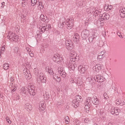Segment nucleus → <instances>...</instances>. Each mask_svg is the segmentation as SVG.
Wrapping results in <instances>:
<instances>
[{
	"instance_id": "obj_1",
	"label": "nucleus",
	"mask_w": 125,
	"mask_h": 125,
	"mask_svg": "<svg viewBox=\"0 0 125 125\" xmlns=\"http://www.w3.org/2000/svg\"><path fill=\"white\" fill-rule=\"evenodd\" d=\"M64 18H62L59 20L58 23V26L59 28H62L64 26L67 25V27L68 29H70L72 28L74 24V19L73 18L67 19L66 20V22L65 23Z\"/></svg>"
},
{
	"instance_id": "obj_2",
	"label": "nucleus",
	"mask_w": 125,
	"mask_h": 125,
	"mask_svg": "<svg viewBox=\"0 0 125 125\" xmlns=\"http://www.w3.org/2000/svg\"><path fill=\"white\" fill-rule=\"evenodd\" d=\"M40 29L41 30L40 32V31H37L36 32L37 35L39 36V38L41 37L42 33L44 32L45 31H48L49 29H51V25L48 23H47L45 25H44V26L42 25L41 27H40Z\"/></svg>"
},
{
	"instance_id": "obj_3",
	"label": "nucleus",
	"mask_w": 125,
	"mask_h": 125,
	"mask_svg": "<svg viewBox=\"0 0 125 125\" xmlns=\"http://www.w3.org/2000/svg\"><path fill=\"white\" fill-rule=\"evenodd\" d=\"M70 61H77L79 60V57L78 55H77L74 51H72L71 52L70 55Z\"/></svg>"
},
{
	"instance_id": "obj_4",
	"label": "nucleus",
	"mask_w": 125,
	"mask_h": 125,
	"mask_svg": "<svg viewBox=\"0 0 125 125\" xmlns=\"http://www.w3.org/2000/svg\"><path fill=\"white\" fill-rule=\"evenodd\" d=\"M37 79L38 82V81H40L43 83H45L46 82V78L45 77V75L42 73H40L39 76L37 78Z\"/></svg>"
},
{
	"instance_id": "obj_5",
	"label": "nucleus",
	"mask_w": 125,
	"mask_h": 125,
	"mask_svg": "<svg viewBox=\"0 0 125 125\" xmlns=\"http://www.w3.org/2000/svg\"><path fill=\"white\" fill-rule=\"evenodd\" d=\"M94 79L95 81L99 82H102L105 80V78L102 76L101 75L98 74L95 76L94 78Z\"/></svg>"
},
{
	"instance_id": "obj_6",
	"label": "nucleus",
	"mask_w": 125,
	"mask_h": 125,
	"mask_svg": "<svg viewBox=\"0 0 125 125\" xmlns=\"http://www.w3.org/2000/svg\"><path fill=\"white\" fill-rule=\"evenodd\" d=\"M58 69V72L60 75L63 78H64L66 76V73L63 70V68H62V65L59 64Z\"/></svg>"
},
{
	"instance_id": "obj_7",
	"label": "nucleus",
	"mask_w": 125,
	"mask_h": 125,
	"mask_svg": "<svg viewBox=\"0 0 125 125\" xmlns=\"http://www.w3.org/2000/svg\"><path fill=\"white\" fill-rule=\"evenodd\" d=\"M89 35V31L86 29L84 30L81 33V36L83 39H85Z\"/></svg>"
},
{
	"instance_id": "obj_8",
	"label": "nucleus",
	"mask_w": 125,
	"mask_h": 125,
	"mask_svg": "<svg viewBox=\"0 0 125 125\" xmlns=\"http://www.w3.org/2000/svg\"><path fill=\"white\" fill-rule=\"evenodd\" d=\"M92 102L93 104L96 105V107H97V105H99L100 103V100L96 96H94L92 98Z\"/></svg>"
},
{
	"instance_id": "obj_9",
	"label": "nucleus",
	"mask_w": 125,
	"mask_h": 125,
	"mask_svg": "<svg viewBox=\"0 0 125 125\" xmlns=\"http://www.w3.org/2000/svg\"><path fill=\"white\" fill-rule=\"evenodd\" d=\"M34 87L33 85H29L28 86V91L31 95H34L35 94V93L34 91Z\"/></svg>"
},
{
	"instance_id": "obj_10",
	"label": "nucleus",
	"mask_w": 125,
	"mask_h": 125,
	"mask_svg": "<svg viewBox=\"0 0 125 125\" xmlns=\"http://www.w3.org/2000/svg\"><path fill=\"white\" fill-rule=\"evenodd\" d=\"M46 104L45 101H41L39 104V109L41 111L44 110L46 107Z\"/></svg>"
},
{
	"instance_id": "obj_11",
	"label": "nucleus",
	"mask_w": 125,
	"mask_h": 125,
	"mask_svg": "<svg viewBox=\"0 0 125 125\" xmlns=\"http://www.w3.org/2000/svg\"><path fill=\"white\" fill-rule=\"evenodd\" d=\"M52 59L53 61L57 63H59L60 62V58L56 54H54L52 57Z\"/></svg>"
},
{
	"instance_id": "obj_12",
	"label": "nucleus",
	"mask_w": 125,
	"mask_h": 125,
	"mask_svg": "<svg viewBox=\"0 0 125 125\" xmlns=\"http://www.w3.org/2000/svg\"><path fill=\"white\" fill-rule=\"evenodd\" d=\"M102 68V66L100 64H97L94 66L93 68V70L96 72H98Z\"/></svg>"
},
{
	"instance_id": "obj_13",
	"label": "nucleus",
	"mask_w": 125,
	"mask_h": 125,
	"mask_svg": "<svg viewBox=\"0 0 125 125\" xmlns=\"http://www.w3.org/2000/svg\"><path fill=\"white\" fill-rule=\"evenodd\" d=\"M15 35V34L14 33L10 31L8 35L7 36L8 38L10 41H13V39Z\"/></svg>"
},
{
	"instance_id": "obj_14",
	"label": "nucleus",
	"mask_w": 125,
	"mask_h": 125,
	"mask_svg": "<svg viewBox=\"0 0 125 125\" xmlns=\"http://www.w3.org/2000/svg\"><path fill=\"white\" fill-rule=\"evenodd\" d=\"M105 53V51H102L100 53H99L97 57V59L100 60H101L104 57L105 55L104 54Z\"/></svg>"
},
{
	"instance_id": "obj_15",
	"label": "nucleus",
	"mask_w": 125,
	"mask_h": 125,
	"mask_svg": "<svg viewBox=\"0 0 125 125\" xmlns=\"http://www.w3.org/2000/svg\"><path fill=\"white\" fill-rule=\"evenodd\" d=\"M24 75L25 78L29 80L31 77V75L29 70H27V72L25 73Z\"/></svg>"
},
{
	"instance_id": "obj_16",
	"label": "nucleus",
	"mask_w": 125,
	"mask_h": 125,
	"mask_svg": "<svg viewBox=\"0 0 125 125\" xmlns=\"http://www.w3.org/2000/svg\"><path fill=\"white\" fill-rule=\"evenodd\" d=\"M80 39V36L77 33H74L73 37V41L76 42H78Z\"/></svg>"
},
{
	"instance_id": "obj_17",
	"label": "nucleus",
	"mask_w": 125,
	"mask_h": 125,
	"mask_svg": "<svg viewBox=\"0 0 125 125\" xmlns=\"http://www.w3.org/2000/svg\"><path fill=\"white\" fill-rule=\"evenodd\" d=\"M101 16V15H100V17H101V19H103L102 20V21L108 19L109 18L108 14L105 13H103Z\"/></svg>"
},
{
	"instance_id": "obj_18",
	"label": "nucleus",
	"mask_w": 125,
	"mask_h": 125,
	"mask_svg": "<svg viewBox=\"0 0 125 125\" xmlns=\"http://www.w3.org/2000/svg\"><path fill=\"white\" fill-rule=\"evenodd\" d=\"M26 90L27 89L25 88V87H23L21 89V92H20L21 94L22 95L25 96L26 95Z\"/></svg>"
},
{
	"instance_id": "obj_19",
	"label": "nucleus",
	"mask_w": 125,
	"mask_h": 125,
	"mask_svg": "<svg viewBox=\"0 0 125 125\" xmlns=\"http://www.w3.org/2000/svg\"><path fill=\"white\" fill-rule=\"evenodd\" d=\"M53 78L56 80L57 82H59L61 80V79L58 75L54 73L52 74Z\"/></svg>"
},
{
	"instance_id": "obj_20",
	"label": "nucleus",
	"mask_w": 125,
	"mask_h": 125,
	"mask_svg": "<svg viewBox=\"0 0 125 125\" xmlns=\"http://www.w3.org/2000/svg\"><path fill=\"white\" fill-rule=\"evenodd\" d=\"M119 12L120 13V15L121 17L124 18L125 17V8H123L122 9L119 10Z\"/></svg>"
},
{
	"instance_id": "obj_21",
	"label": "nucleus",
	"mask_w": 125,
	"mask_h": 125,
	"mask_svg": "<svg viewBox=\"0 0 125 125\" xmlns=\"http://www.w3.org/2000/svg\"><path fill=\"white\" fill-rule=\"evenodd\" d=\"M72 104L75 108H77L79 105L78 102L75 99L73 100L72 102Z\"/></svg>"
},
{
	"instance_id": "obj_22",
	"label": "nucleus",
	"mask_w": 125,
	"mask_h": 125,
	"mask_svg": "<svg viewBox=\"0 0 125 125\" xmlns=\"http://www.w3.org/2000/svg\"><path fill=\"white\" fill-rule=\"evenodd\" d=\"M25 108L28 111H31L32 108L31 105L29 103H27L26 104L25 106Z\"/></svg>"
},
{
	"instance_id": "obj_23",
	"label": "nucleus",
	"mask_w": 125,
	"mask_h": 125,
	"mask_svg": "<svg viewBox=\"0 0 125 125\" xmlns=\"http://www.w3.org/2000/svg\"><path fill=\"white\" fill-rule=\"evenodd\" d=\"M75 80V83L79 86L83 84V82L80 78H76Z\"/></svg>"
},
{
	"instance_id": "obj_24",
	"label": "nucleus",
	"mask_w": 125,
	"mask_h": 125,
	"mask_svg": "<svg viewBox=\"0 0 125 125\" xmlns=\"http://www.w3.org/2000/svg\"><path fill=\"white\" fill-rule=\"evenodd\" d=\"M36 4L38 5V6L41 9H43L44 8V5L42 0H38Z\"/></svg>"
},
{
	"instance_id": "obj_25",
	"label": "nucleus",
	"mask_w": 125,
	"mask_h": 125,
	"mask_svg": "<svg viewBox=\"0 0 125 125\" xmlns=\"http://www.w3.org/2000/svg\"><path fill=\"white\" fill-rule=\"evenodd\" d=\"M92 98L91 97H89L87 98L86 99L85 102L84 103V104H88L89 105H91L92 104Z\"/></svg>"
},
{
	"instance_id": "obj_26",
	"label": "nucleus",
	"mask_w": 125,
	"mask_h": 125,
	"mask_svg": "<svg viewBox=\"0 0 125 125\" xmlns=\"http://www.w3.org/2000/svg\"><path fill=\"white\" fill-rule=\"evenodd\" d=\"M75 99L78 102V103L79 102H81L83 101V99L81 96H80L79 95H76L75 96Z\"/></svg>"
},
{
	"instance_id": "obj_27",
	"label": "nucleus",
	"mask_w": 125,
	"mask_h": 125,
	"mask_svg": "<svg viewBox=\"0 0 125 125\" xmlns=\"http://www.w3.org/2000/svg\"><path fill=\"white\" fill-rule=\"evenodd\" d=\"M70 61L69 62H67V65L68 66L69 69L70 70V69L72 70H73L75 69V67H74V66L73 64H70Z\"/></svg>"
},
{
	"instance_id": "obj_28",
	"label": "nucleus",
	"mask_w": 125,
	"mask_h": 125,
	"mask_svg": "<svg viewBox=\"0 0 125 125\" xmlns=\"http://www.w3.org/2000/svg\"><path fill=\"white\" fill-rule=\"evenodd\" d=\"M66 45L67 46L71 47L72 46V44L71 43V41L67 40L65 42Z\"/></svg>"
},
{
	"instance_id": "obj_29",
	"label": "nucleus",
	"mask_w": 125,
	"mask_h": 125,
	"mask_svg": "<svg viewBox=\"0 0 125 125\" xmlns=\"http://www.w3.org/2000/svg\"><path fill=\"white\" fill-rule=\"evenodd\" d=\"M28 0H22V3L21 5L22 6L25 7L27 4Z\"/></svg>"
},
{
	"instance_id": "obj_30",
	"label": "nucleus",
	"mask_w": 125,
	"mask_h": 125,
	"mask_svg": "<svg viewBox=\"0 0 125 125\" xmlns=\"http://www.w3.org/2000/svg\"><path fill=\"white\" fill-rule=\"evenodd\" d=\"M46 70L47 72H48L50 75H52L54 73L52 69H50L48 68H46Z\"/></svg>"
},
{
	"instance_id": "obj_31",
	"label": "nucleus",
	"mask_w": 125,
	"mask_h": 125,
	"mask_svg": "<svg viewBox=\"0 0 125 125\" xmlns=\"http://www.w3.org/2000/svg\"><path fill=\"white\" fill-rule=\"evenodd\" d=\"M77 63H78V62H75V60L73 61H70V64H73L74 67L75 68L77 66V65L78 64H77Z\"/></svg>"
},
{
	"instance_id": "obj_32",
	"label": "nucleus",
	"mask_w": 125,
	"mask_h": 125,
	"mask_svg": "<svg viewBox=\"0 0 125 125\" xmlns=\"http://www.w3.org/2000/svg\"><path fill=\"white\" fill-rule=\"evenodd\" d=\"M93 77L92 76H90L88 77L86 79L87 81H88L90 84H92L93 83Z\"/></svg>"
},
{
	"instance_id": "obj_33",
	"label": "nucleus",
	"mask_w": 125,
	"mask_h": 125,
	"mask_svg": "<svg viewBox=\"0 0 125 125\" xmlns=\"http://www.w3.org/2000/svg\"><path fill=\"white\" fill-rule=\"evenodd\" d=\"M116 104H120L121 105H124L125 104V101H121L119 100L116 102Z\"/></svg>"
},
{
	"instance_id": "obj_34",
	"label": "nucleus",
	"mask_w": 125,
	"mask_h": 125,
	"mask_svg": "<svg viewBox=\"0 0 125 125\" xmlns=\"http://www.w3.org/2000/svg\"><path fill=\"white\" fill-rule=\"evenodd\" d=\"M44 99L47 100H48L49 98V95L48 93L46 92L45 94L43 95Z\"/></svg>"
},
{
	"instance_id": "obj_35",
	"label": "nucleus",
	"mask_w": 125,
	"mask_h": 125,
	"mask_svg": "<svg viewBox=\"0 0 125 125\" xmlns=\"http://www.w3.org/2000/svg\"><path fill=\"white\" fill-rule=\"evenodd\" d=\"M106 8V10H111L112 8V6L111 5H108L107 6L105 4L104 7V8L105 9Z\"/></svg>"
},
{
	"instance_id": "obj_36",
	"label": "nucleus",
	"mask_w": 125,
	"mask_h": 125,
	"mask_svg": "<svg viewBox=\"0 0 125 125\" xmlns=\"http://www.w3.org/2000/svg\"><path fill=\"white\" fill-rule=\"evenodd\" d=\"M3 67L5 70L8 69L9 67V64L8 63L4 64L3 65Z\"/></svg>"
},
{
	"instance_id": "obj_37",
	"label": "nucleus",
	"mask_w": 125,
	"mask_h": 125,
	"mask_svg": "<svg viewBox=\"0 0 125 125\" xmlns=\"http://www.w3.org/2000/svg\"><path fill=\"white\" fill-rule=\"evenodd\" d=\"M92 13H94V15L96 16H97L98 14L100 13V12L98 11V10H95V11H93Z\"/></svg>"
},
{
	"instance_id": "obj_38",
	"label": "nucleus",
	"mask_w": 125,
	"mask_h": 125,
	"mask_svg": "<svg viewBox=\"0 0 125 125\" xmlns=\"http://www.w3.org/2000/svg\"><path fill=\"white\" fill-rule=\"evenodd\" d=\"M40 18L41 20L43 21H45V19L47 18L46 16H44V15L43 14H41L40 16Z\"/></svg>"
},
{
	"instance_id": "obj_39",
	"label": "nucleus",
	"mask_w": 125,
	"mask_h": 125,
	"mask_svg": "<svg viewBox=\"0 0 125 125\" xmlns=\"http://www.w3.org/2000/svg\"><path fill=\"white\" fill-rule=\"evenodd\" d=\"M65 122L66 124H68L69 123V117L67 116H66L65 117Z\"/></svg>"
},
{
	"instance_id": "obj_40",
	"label": "nucleus",
	"mask_w": 125,
	"mask_h": 125,
	"mask_svg": "<svg viewBox=\"0 0 125 125\" xmlns=\"http://www.w3.org/2000/svg\"><path fill=\"white\" fill-rule=\"evenodd\" d=\"M73 122L76 125H79L80 123V121L77 119H75Z\"/></svg>"
},
{
	"instance_id": "obj_41",
	"label": "nucleus",
	"mask_w": 125,
	"mask_h": 125,
	"mask_svg": "<svg viewBox=\"0 0 125 125\" xmlns=\"http://www.w3.org/2000/svg\"><path fill=\"white\" fill-rule=\"evenodd\" d=\"M115 114L116 115H118L119 113V112L120 111V109H118L116 108H115Z\"/></svg>"
},
{
	"instance_id": "obj_42",
	"label": "nucleus",
	"mask_w": 125,
	"mask_h": 125,
	"mask_svg": "<svg viewBox=\"0 0 125 125\" xmlns=\"http://www.w3.org/2000/svg\"><path fill=\"white\" fill-rule=\"evenodd\" d=\"M94 37L93 36H90L88 38L89 41L90 42H93L94 39Z\"/></svg>"
},
{
	"instance_id": "obj_43",
	"label": "nucleus",
	"mask_w": 125,
	"mask_h": 125,
	"mask_svg": "<svg viewBox=\"0 0 125 125\" xmlns=\"http://www.w3.org/2000/svg\"><path fill=\"white\" fill-rule=\"evenodd\" d=\"M31 2L32 3L31 5L32 6H34L35 4H37V0H31Z\"/></svg>"
},
{
	"instance_id": "obj_44",
	"label": "nucleus",
	"mask_w": 125,
	"mask_h": 125,
	"mask_svg": "<svg viewBox=\"0 0 125 125\" xmlns=\"http://www.w3.org/2000/svg\"><path fill=\"white\" fill-rule=\"evenodd\" d=\"M76 79L75 78H72L70 79V82L71 83H75V79Z\"/></svg>"
},
{
	"instance_id": "obj_45",
	"label": "nucleus",
	"mask_w": 125,
	"mask_h": 125,
	"mask_svg": "<svg viewBox=\"0 0 125 125\" xmlns=\"http://www.w3.org/2000/svg\"><path fill=\"white\" fill-rule=\"evenodd\" d=\"M18 36H15L13 39V41H14L15 42H17L18 39Z\"/></svg>"
},
{
	"instance_id": "obj_46",
	"label": "nucleus",
	"mask_w": 125,
	"mask_h": 125,
	"mask_svg": "<svg viewBox=\"0 0 125 125\" xmlns=\"http://www.w3.org/2000/svg\"><path fill=\"white\" fill-rule=\"evenodd\" d=\"M84 121L85 123H87L90 122L91 120L88 118H86L84 119Z\"/></svg>"
},
{
	"instance_id": "obj_47",
	"label": "nucleus",
	"mask_w": 125,
	"mask_h": 125,
	"mask_svg": "<svg viewBox=\"0 0 125 125\" xmlns=\"http://www.w3.org/2000/svg\"><path fill=\"white\" fill-rule=\"evenodd\" d=\"M115 108L114 107H112V109L111 110L110 112L112 114H115Z\"/></svg>"
},
{
	"instance_id": "obj_48",
	"label": "nucleus",
	"mask_w": 125,
	"mask_h": 125,
	"mask_svg": "<svg viewBox=\"0 0 125 125\" xmlns=\"http://www.w3.org/2000/svg\"><path fill=\"white\" fill-rule=\"evenodd\" d=\"M36 68H34V72L35 73V74L37 76H38V75L39 74V72H38L39 71L38 70H36Z\"/></svg>"
},
{
	"instance_id": "obj_49",
	"label": "nucleus",
	"mask_w": 125,
	"mask_h": 125,
	"mask_svg": "<svg viewBox=\"0 0 125 125\" xmlns=\"http://www.w3.org/2000/svg\"><path fill=\"white\" fill-rule=\"evenodd\" d=\"M85 105L84 107L85 110H86V109H89L90 107V105H89L88 104H85Z\"/></svg>"
},
{
	"instance_id": "obj_50",
	"label": "nucleus",
	"mask_w": 125,
	"mask_h": 125,
	"mask_svg": "<svg viewBox=\"0 0 125 125\" xmlns=\"http://www.w3.org/2000/svg\"><path fill=\"white\" fill-rule=\"evenodd\" d=\"M19 47H14V50L15 52H17L18 51Z\"/></svg>"
},
{
	"instance_id": "obj_51",
	"label": "nucleus",
	"mask_w": 125,
	"mask_h": 125,
	"mask_svg": "<svg viewBox=\"0 0 125 125\" xmlns=\"http://www.w3.org/2000/svg\"><path fill=\"white\" fill-rule=\"evenodd\" d=\"M104 98L105 99H107L108 98V97L107 95L105 93L104 94Z\"/></svg>"
},
{
	"instance_id": "obj_52",
	"label": "nucleus",
	"mask_w": 125,
	"mask_h": 125,
	"mask_svg": "<svg viewBox=\"0 0 125 125\" xmlns=\"http://www.w3.org/2000/svg\"><path fill=\"white\" fill-rule=\"evenodd\" d=\"M1 50H0V53H2L3 52V51L5 49V47H1Z\"/></svg>"
},
{
	"instance_id": "obj_53",
	"label": "nucleus",
	"mask_w": 125,
	"mask_h": 125,
	"mask_svg": "<svg viewBox=\"0 0 125 125\" xmlns=\"http://www.w3.org/2000/svg\"><path fill=\"white\" fill-rule=\"evenodd\" d=\"M20 96L19 95H18L15 97V99H14V100H18L20 99Z\"/></svg>"
},
{
	"instance_id": "obj_54",
	"label": "nucleus",
	"mask_w": 125,
	"mask_h": 125,
	"mask_svg": "<svg viewBox=\"0 0 125 125\" xmlns=\"http://www.w3.org/2000/svg\"><path fill=\"white\" fill-rule=\"evenodd\" d=\"M29 70L28 69H27V68H24L23 71V74H24L26 72H27V70Z\"/></svg>"
},
{
	"instance_id": "obj_55",
	"label": "nucleus",
	"mask_w": 125,
	"mask_h": 125,
	"mask_svg": "<svg viewBox=\"0 0 125 125\" xmlns=\"http://www.w3.org/2000/svg\"><path fill=\"white\" fill-rule=\"evenodd\" d=\"M26 49L28 52H31V50L29 47H26Z\"/></svg>"
},
{
	"instance_id": "obj_56",
	"label": "nucleus",
	"mask_w": 125,
	"mask_h": 125,
	"mask_svg": "<svg viewBox=\"0 0 125 125\" xmlns=\"http://www.w3.org/2000/svg\"><path fill=\"white\" fill-rule=\"evenodd\" d=\"M12 88H13V90H14V91H15L16 90L17 88L16 86H14V87H12Z\"/></svg>"
},
{
	"instance_id": "obj_57",
	"label": "nucleus",
	"mask_w": 125,
	"mask_h": 125,
	"mask_svg": "<svg viewBox=\"0 0 125 125\" xmlns=\"http://www.w3.org/2000/svg\"><path fill=\"white\" fill-rule=\"evenodd\" d=\"M81 71L83 72V73L85 71V68H82L81 69Z\"/></svg>"
},
{
	"instance_id": "obj_58",
	"label": "nucleus",
	"mask_w": 125,
	"mask_h": 125,
	"mask_svg": "<svg viewBox=\"0 0 125 125\" xmlns=\"http://www.w3.org/2000/svg\"><path fill=\"white\" fill-rule=\"evenodd\" d=\"M67 49L68 51H70L72 50V47H67Z\"/></svg>"
},
{
	"instance_id": "obj_59",
	"label": "nucleus",
	"mask_w": 125,
	"mask_h": 125,
	"mask_svg": "<svg viewBox=\"0 0 125 125\" xmlns=\"http://www.w3.org/2000/svg\"><path fill=\"white\" fill-rule=\"evenodd\" d=\"M29 54H30V56L31 57H34V54L33 53H32L31 52Z\"/></svg>"
},
{
	"instance_id": "obj_60",
	"label": "nucleus",
	"mask_w": 125,
	"mask_h": 125,
	"mask_svg": "<svg viewBox=\"0 0 125 125\" xmlns=\"http://www.w3.org/2000/svg\"><path fill=\"white\" fill-rule=\"evenodd\" d=\"M35 37L37 40H38L39 39V36H38V35H36Z\"/></svg>"
},
{
	"instance_id": "obj_61",
	"label": "nucleus",
	"mask_w": 125,
	"mask_h": 125,
	"mask_svg": "<svg viewBox=\"0 0 125 125\" xmlns=\"http://www.w3.org/2000/svg\"><path fill=\"white\" fill-rule=\"evenodd\" d=\"M2 6L1 7L2 8L4 7V5L5 3L4 2L1 3Z\"/></svg>"
},
{
	"instance_id": "obj_62",
	"label": "nucleus",
	"mask_w": 125,
	"mask_h": 125,
	"mask_svg": "<svg viewBox=\"0 0 125 125\" xmlns=\"http://www.w3.org/2000/svg\"><path fill=\"white\" fill-rule=\"evenodd\" d=\"M113 123L111 122H109L108 123V125H113Z\"/></svg>"
},
{
	"instance_id": "obj_63",
	"label": "nucleus",
	"mask_w": 125,
	"mask_h": 125,
	"mask_svg": "<svg viewBox=\"0 0 125 125\" xmlns=\"http://www.w3.org/2000/svg\"><path fill=\"white\" fill-rule=\"evenodd\" d=\"M118 35L120 37H122V36L121 34H120V33H117Z\"/></svg>"
},
{
	"instance_id": "obj_64",
	"label": "nucleus",
	"mask_w": 125,
	"mask_h": 125,
	"mask_svg": "<svg viewBox=\"0 0 125 125\" xmlns=\"http://www.w3.org/2000/svg\"><path fill=\"white\" fill-rule=\"evenodd\" d=\"M49 21V19L46 18V19H45V21H45V22H48Z\"/></svg>"
}]
</instances>
